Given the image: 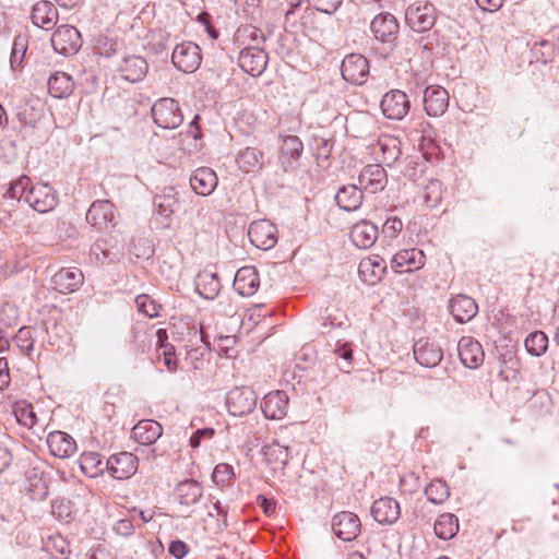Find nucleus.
<instances>
[{"mask_svg":"<svg viewBox=\"0 0 559 559\" xmlns=\"http://www.w3.org/2000/svg\"><path fill=\"white\" fill-rule=\"evenodd\" d=\"M449 309L456 322L465 323L477 314L478 306L469 296L456 295L450 299Z\"/></svg>","mask_w":559,"mask_h":559,"instance_id":"nucleus-25","label":"nucleus"},{"mask_svg":"<svg viewBox=\"0 0 559 559\" xmlns=\"http://www.w3.org/2000/svg\"><path fill=\"white\" fill-rule=\"evenodd\" d=\"M236 39L241 45H246V47L261 48L266 36L260 28L253 25H245L237 29Z\"/></svg>","mask_w":559,"mask_h":559,"instance_id":"nucleus-42","label":"nucleus"},{"mask_svg":"<svg viewBox=\"0 0 559 559\" xmlns=\"http://www.w3.org/2000/svg\"><path fill=\"white\" fill-rule=\"evenodd\" d=\"M525 348L528 354L539 357L548 348V337L543 331H535L525 338Z\"/></svg>","mask_w":559,"mask_h":559,"instance_id":"nucleus-45","label":"nucleus"},{"mask_svg":"<svg viewBox=\"0 0 559 559\" xmlns=\"http://www.w3.org/2000/svg\"><path fill=\"white\" fill-rule=\"evenodd\" d=\"M413 352L416 361L427 368L438 366L443 358L441 347L429 338H419L416 341Z\"/></svg>","mask_w":559,"mask_h":559,"instance_id":"nucleus-20","label":"nucleus"},{"mask_svg":"<svg viewBox=\"0 0 559 559\" xmlns=\"http://www.w3.org/2000/svg\"><path fill=\"white\" fill-rule=\"evenodd\" d=\"M114 218V204L108 200L94 201L86 213V221L93 227L103 229Z\"/></svg>","mask_w":559,"mask_h":559,"instance_id":"nucleus-28","label":"nucleus"},{"mask_svg":"<svg viewBox=\"0 0 559 559\" xmlns=\"http://www.w3.org/2000/svg\"><path fill=\"white\" fill-rule=\"evenodd\" d=\"M215 431L213 428H202L195 430L190 437L189 443L192 448H199L203 439H211Z\"/></svg>","mask_w":559,"mask_h":559,"instance_id":"nucleus-64","label":"nucleus"},{"mask_svg":"<svg viewBox=\"0 0 559 559\" xmlns=\"http://www.w3.org/2000/svg\"><path fill=\"white\" fill-rule=\"evenodd\" d=\"M399 28V22L391 13L384 12L376 15L370 23L374 39L372 49L383 58L391 55L396 46Z\"/></svg>","mask_w":559,"mask_h":559,"instance_id":"nucleus-1","label":"nucleus"},{"mask_svg":"<svg viewBox=\"0 0 559 559\" xmlns=\"http://www.w3.org/2000/svg\"><path fill=\"white\" fill-rule=\"evenodd\" d=\"M132 438L143 445L153 444L163 435V427L153 419L140 420L131 430Z\"/></svg>","mask_w":559,"mask_h":559,"instance_id":"nucleus-31","label":"nucleus"},{"mask_svg":"<svg viewBox=\"0 0 559 559\" xmlns=\"http://www.w3.org/2000/svg\"><path fill=\"white\" fill-rule=\"evenodd\" d=\"M156 336L158 340V343H160V347L164 348L163 352V360L164 365L166 366L167 370L170 372H174L177 370V358L175 353V347L171 344H167V333L164 329H158L156 331Z\"/></svg>","mask_w":559,"mask_h":559,"instance_id":"nucleus-48","label":"nucleus"},{"mask_svg":"<svg viewBox=\"0 0 559 559\" xmlns=\"http://www.w3.org/2000/svg\"><path fill=\"white\" fill-rule=\"evenodd\" d=\"M302 151L304 144L297 135L283 138L278 160L284 171L287 173L297 168Z\"/></svg>","mask_w":559,"mask_h":559,"instance_id":"nucleus-16","label":"nucleus"},{"mask_svg":"<svg viewBox=\"0 0 559 559\" xmlns=\"http://www.w3.org/2000/svg\"><path fill=\"white\" fill-rule=\"evenodd\" d=\"M342 76L352 84H362L369 74V62L360 53H350L341 64Z\"/></svg>","mask_w":559,"mask_h":559,"instance_id":"nucleus-10","label":"nucleus"},{"mask_svg":"<svg viewBox=\"0 0 559 559\" xmlns=\"http://www.w3.org/2000/svg\"><path fill=\"white\" fill-rule=\"evenodd\" d=\"M437 20L436 8L427 0H416L405 10V23L417 33L430 31Z\"/></svg>","mask_w":559,"mask_h":559,"instance_id":"nucleus-2","label":"nucleus"},{"mask_svg":"<svg viewBox=\"0 0 559 559\" xmlns=\"http://www.w3.org/2000/svg\"><path fill=\"white\" fill-rule=\"evenodd\" d=\"M168 552L176 559H182L188 555L189 546L185 542L176 539L169 544Z\"/></svg>","mask_w":559,"mask_h":559,"instance_id":"nucleus-63","label":"nucleus"},{"mask_svg":"<svg viewBox=\"0 0 559 559\" xmlns=\"http://www.w3.org/2000/svg\"><path fill=\"white\" fill-rule=\"evenodd\" d=\"M84 282V275L78 267H63L51 277L52 289L61 294H70L78 290Z\"/></svg>","mask_w":559,"mask_h":559,"instance_id":"nucleus-15","label":"nucleus"},{"mask_svg":"<svg viewBox=\"0 0 559 559\" xmlns=\"http://www.w3.org/2000/svg\"><path fill=\"white\" fill-rule=\"evenodd\" d=\"M26 52V40L24 37L17 36L14 38L11 57H10V64L13 70L17 69L25 56Z\"/></svg>","mask_w":559,"mask_h":559,"instance_id":"nucleus-54","label":"nucleus"},{"mask_svg":"<svg viewBox=\"0 0 559 559\" xmlns=\"http://www.w3.org/2000/svg\"><path fill=\"white\" fill-rule=\"evenodd\" d=\"M333 353L336 356V364L338 369L345 373H348L354 362L353 344L348 342L341 343L337 341Z\"/></svg>","mask_w":559,"mask_h":559,"instance_id":"nucleus-44","label":"nucleus"},{"mask_svg":"<svg viewBox=\"0 0 559 559\" xmlns=\"http://www.w3.org/2000/svg\"><path fill=\"white\" fill-rule=\"evenodd\" d=\"M380 107L388 119L402 120L408 114L411 103L405 92L391 90L383 95Z\"/></svg>","mask_w":559,"mask_h":559,"instance_id":"nucleus-8","label":"nucleus"},{"mask_svg":"<svg viewBox=\"0 0 559 559\" xmlns=\"http://www.w3.org/2000/svg\"><path fill=\"white\" fill-rule=\"evenodd\" d=\"M112 530L119 536L129 537L134 533V525L130 519H121L114 524Z\"/></svg>","mask_w":559,"mask_h":559,"instance_id":"nucleus-62","label":"nucleus"},{"mask_svg":"<svg viewBox=\"0 0 559 559\" xmlns=\"http://www.w3.org/2000/svg\"><path fill=\"white\" fill-rule=\"evenodd\" d=\"M388 183V176L380 165H367L362 168L358 177V186L362 191L377 193L382 191Z\"/></svg>","mask_w":559,"mask_h":559,"instance_id":"nucleus-19","label":"nucleus"},{"mask_svg":"<svg viewBox=\"0 0 559 559\" xmlns=\"http://www.w3.org/2000/svg\"><path fill=\"white\" fill-rule=\"evenodd\" d=\"M32 21L35 25L50 29L58 21V11L50 1H38L32 10Z\"/></svg>","mask_w":559,"mask_h":559,"instance_id":"nucleus-33","label":"nucleus"},{"mask_svg":"<svg viewBox=\"0 0 559 559\" xmlns=\"http://www.w3.org/2000/svg\"><path fill=\"white\" fill-rule=\"evenodd\" d=\"M43 548L52 557L63 556L67 558L70 554V545L68 540L59 534L49 536L44 542Z\"/></svg>","mask_w":559,"mask_h":559,"instance_id":"nucleus-47","label":"nucleus"},{"mask_svg":"<svg viewBox=\"0 0 559 559\" xmlns=\"http://www.w3.org/2000/svg\"><path fill=\"white\" fill-rule=\"evenodd\" d=\"M234 288L241 296H252L259 288L260 280L254 266L240 267L235 275Z\"/></svg>","mask_w":559,"mask_h":559,"instance_id":"nucleus-26","label":"nucleus"},{"mask_svg":"<svg viewBox=\"0 0 559 559\" xmlns=\"http://www.w3.org/2000/svg\"><path fill=\"white\" fill-rule=\"evenodd\" d=\"M371 515L379 524L392 525L401 516L400 503L391 497L380 498L373 501Z\"/></svg>","mask_w":559,"mask_h":559,"instance_id":"nucleus-21","label":"nucleus"},{"mask_svg":"<svg viewBox=\"0 0 559 559\" xmlns=\"http://www.w3.org/2000/svg\"><path fill=\"white\" fill-rule=\"evenodd\" d=\"M257 400L258 396L251 388L237 386L227 393L226 407L231 416L241 417L254 411Z\"/></svg>","mask_w":559,"mask_h":559,"instance_id":"nucleus-4","label":"nucleus"},{"mask_svg":"<svg viewBox=\"0 0 559 559\" xmlns=\"http://www.w3.org/2000/svg\"><path fill=\"white\" fill-rule=\"evenodd\" d=\"M210 502L212 503V509L209 510L207 514L211 518H217L218 521L223 522V525L227 526V514H228V508L223 506L219 500H215L212 496L209 498Z\"/></svg>","mask_w":559,"mask_h":559,"instance_id":"nucleus-58","label":"nucleus"},{"mask_svg":"<svg viewBox=\"0 0 559 559\" xmlns=\"http://www.w3.org/2000/svg\"><path fill=\"white\" fill-rule=\"evenodd\" d=\"M331 526L336 537L344 542H352L360 533L361 522L357 514L342 511L332 518Z\"/></svg>","mask_w":559,"mask_h":559,"instance_id":"nucleus-9","label":"nucleus"},{"mask_svg":"<svg viewBox=\"0 0 559 559\" xmlns=\"http://www.w3.org/2000/svg\"><path fill=\"white\" fill-rule=\"evenodd\" d=\"M217 176L209 167H200L190 176V186L192 190L202 197L210 195L217 186Z\"/></svg>","mask_w":559,"mask_h":559,"instance_id":"nucleus-27","label":"nucleus"},{"mask_svg":"<svg viewBox=\"0 0 559 559\" xmlns=\"http://www.w3.org/2000/svg\"><path fill=\"white\" fill-rule=\"evenodd\" d=\"M236 163L243 173H255L264 165V153L258 147H246L236 157Z\"/></svg>","mask_w":559,"mask_h":559,"instance_id":"nucleus-35","label":"nucleus"},{"mask_svg":"<svg viewBox=\"0 0 559 559\" xmlns=\"http://www.w3.org/2000/svg\"><path fill=\"white\" fill-rule=\"evenodd\" d=\"M461 362L469 369H476L484 362L485 353L481 344L472 336H462L457 343Z\"/></svg>","mask_w":559,"mask_h":559,"instance_id":"nucleus-14","label":"nucleus"},{"mask_svg":"<svg viewBox=\"0 0 559 559\" xmlns=\"http://www.w3.org/2000/svg\"><path fill=\"white\" fill-rule=\"evenodd\" d=\"M238 64L245 72L258 76L266 68L267 53L262 48L243 47L238 57Z\"/></svg>","mask_w":559,"mask_h":559,"instance_id":"nucleus-17","label":"nucleus"},{"mask_svg":"<svg viewBox=\"0 0 559 559\" xmlns=\"http://www.w3.org/2000/svg\"><path fill=\"white\" fill-rule=\"evenodd\" d=\"M288 395L284 391L267 393L261 403V409L269 419H282L288 409Z\"/></svg>","mask_w":559,"mask_h":559,"instance_id":"nucleus-23","label":"nucleus"},{"mask_svg":"<svg viewBox=\"0 0 559 559\" xmlns=\"http://www.w3.org/2000/svg\"><path fill=\"white\" fill-rule=\"evenodd\" d=\"M234 468L229 464L219 463L215 466L212 478L216 484H225L234 477Z\"/></svg>","mask_w":559,"mask_h":559,"instance_id":"nucleus-57","label":"nucleus"},{"mask_svg":"<svg viewBox=\"0 0 559 559\" xmlns=\"http://www.w3.org/2000/svg\"><path fill=\"white\" fill-rule=\"evenodd\" d=\"M378 227L368 221L355 224L350 230V239L357 248L368 249L378 239Z\"/></svg>","mask_w":559,"mask_h":559,"instance_id":"nucleus-32","label":"nucleus"},{"mask_svg":"<svg viewBox=\"0 0 559 559\" xmlns=\"http://www.w3.org/2000/svg\"><path fill=\"white\" fill-rule=\"evenodd\" d=\"M322 334L331 333L334 329H344L348 319L346 313L336 307H326L320 316Z\"/></svg>","mask_w":559,"mask_h":559,"instance_id":"nucleus-37","label":"nucleus"},{"mask_svg":"<svg viewBox=\"0 0 559 559\" xmlns=\"http://www.w3.org/2000/svg\"><path fill=\"white\" fill-rule=\"evenodd\" d=\"M425 495L431 503L441 504L449 498L450 489L445 481L437 479L425 488Z\"/></svg>","mask_w":559,"mask_h":559,"instance_id":"nucleus-46","label":"nucleus"},{"mask_svg":"<svg viewBox=\"0 0 559 559\" xmlns=\"http://www.w3.org/2000/svg\"><path fill=\"white\" fill-rule=\"evenodd\" d=\"M27 491L31 498L43 501L48 497V474L43 466L35 465L26 471Z\"/></svg>","mask_w":559,"mask_h":559,"instance_id":"nucleus-22","label":"nucleus"},{"mask_svg":"<svg viewBox=\"0 0 559 559\" xmlns=\"http://www.w3.org/2000/svg\"><path fill=\"white\" fill-rule=\"evenodd\" d=\"M195 289L205 299H214L222 288L221 280L216 273L202 271L197 275Z\"/></svg>","mask_w":559,"mask_h":559,"instance_id":"nucleus-36","label":"nucleus"},{"mask_svg":"<svg viewBox=\"0 0 559 559\" xmlns=\"http://www.w3.org/2000/svg\"><path fill=\"white\" fill-rule=\"evenodd\" d=\"M426 263V255L418 248L404 249L396 252L391 260V269L396 273L420 270Z\"/></svg>","mask_w":559,"mask_h":559,"instance_id":"nucleus-13","label":"nucleus"},{"mask_svg":"<svg viewBox=\"0 0 559 559\" xmlns=\"http://www.w3.org/2000/svg\"><path fill=\"white\" fill-rule=\"evenodd\" d=\"M72 78L66 72H56L48 80V92L55 98H66L73 91Z\"/></svg>","mask_w":559,"mask_h":559,"instance_id":"nucleus-40","label":"nucleus"},{"mask_svg":"<svg viewBox=\"0 0 559 559\" xmlns=\"http://www.w3.org/2000/svg\"><path fill=\"white\" fill-rule=\"evenodd\" d=\"M108 472L116 479H128L133 476L139 466L138 457L131 452L112 454L107 460Z\"/></svg>","mask_w":559,"mask_h":559,"instance_id":"nucleus-12","label":"nucleus"},{"mask_svg":"<svg viewBox=\"0 0 559 559\" xmlns=\"http://www.w3.org/2000/svg\"><path fill=\"white\" fill-rule=\"evenodd\" d=\"M403 228V222L396 216L388 217L382 226V233L390 238H394Z\"/></svg>","mask_w":559,"mask_h":559,"instance_id":"nucleus-60","label":"nucleus"},{"mask_svg":"<svg viewBox=\"0 0 559 559\" xmlns=\"http://www.w3.org/2000/svg\"><path fill=\"white\" fill-rule=\"evenodd\" d=\"M58 201L57 191L48 183H36L26 193V203L39 213L52 211Z\"/></svg>","mask_w":559,"mask_h":559,"instance_id":"nucleus-7","label":"nucleus"},{"mask_svg":"<svg viewBox=\"0 0 559 559\" xmlns=\"http://www.w3.org/2000/svg\"><path fill=\"white\" fill-rule=\"evenodd\" d=\"M12 414L21 426L28 429L33 428L37 423V416L32 404L25 401L15 402L12 405Z\"/></svg>","mask_w":559,"mask_h":559,"instance_id":"nucleus-43","label":"nucleus"},{"mask_svg":"<svg viewBox=\"0 0 559 559\" xmlns=\"http://www.w3.org/2000/svg\"><path fill=\"white\" fill-rule=\"evenodd\" d=\"M308 3L314 7L318 11L332 14L342 4L343 0H307Z\"/></svg>","mask_w":559,"mask_h":559,"instance_id":"nucleus-59","label":"nucleus"},{"mask_svg":"<svg viewBox=\"0 0 559 559\" xmlns=\"http://www.w3.org/2000/svg\"><path fill=\"white\" fill-rule=\"evenodd\" d=\"M47 445L52 455L66 459L76 452V442L63 431H52L47 437Z\"/></svg>","mask_w":559,"mask_h":559,"instance_id":"nucleus-29","label":"nucleus"},{"mask_svg":"<svg viewBox=\"0 0 559 559\" xmlns=\"http://www.w3.org/2000/svg\"><path fill=\"white\" fill-rule=\"evenodd\" d=\"M135 304L139 311L143 312L148 318H156L159 316L162 306L156 300L152 299L148 295H139L135 298Z\"/></svg>","mask_w":559,"mask_h":559,"instance_id":"nucleus-52","label":"nucleus"},{"mask_svg":"<svg viewBox=\"0 0 559 559\" xmlns=\"http://www.w3.org/2000/svg\"><path fill=\"white\" fill-rule=\"evenodd\" d=\"M175 495L180 506L190 507L200 501L203 487L194 479H186L176 486Z\"/></svg>","mask_w":559,"mask_h":559,"instance_id":"nucleus-34","label":"nucleus"},{"mask_svg":"<svg viewBox=\"0 0 559 559\" xmlns=\"http://www.w3.org/2000/svg\"><path fill=\"white\" fill-rule=\"evenodd\" d=\"M148 64L143 57H124L117 67L121 78L128 82L135 83L144 79L147 73Z\"/></svg>","mask_w":559,"mask_h":559,"instance_id":"nucleus-24","label":"nucleus"},{"mask_svg":"<svg viewBox=\"0 0 559 559\" xmlns=\"http://www.w3.org/2000/svg\"><path fill=\"white\" fill-rule=\"evenodd\" d=\"M459 519L453 513H442L433 524L436 536L442 540L452 539L459 532Z\"/></svg>","mask_w":559,"mask_h":559,"instance_id":"nucleus-39","label":"nucleus"},{"mask_svg":"<svg viewBox=\"0 0 559 559\" xmlns=\"http://www.w3.org/2000/svg\"><path fill=\"white\" fill-rule=\"evenodd\" d=\"M154 123L162 129H176L183 121V114L178 100L163 97L156 100L151 108Z\"/></svg>","mask_w":559,"mask_h":559,"instance_id":"nucleus-3","label":"nucleus"},{"mask_svg":"<svg viewBox=\"0 0 559 559\" xmlns=\"http://www.w3.org/2000/svg\"><path fill=\"white\" fill-rule=\"evenodd\" d=\"M381 150L383 153V162L389 166L395 163L401 155V150L394 141L391 146L386 143H382Z\"/></svg>","mask_w":559,"mask_h":559,"instance_id":"nucleus-61","label":"nucleus"},{"mask_svg":"<svg viewBox=\"0 0 559 559\" xmlns=\"http://www.w3.org/2000/svg\"><path fill=\"white\" fill-rule=\"evenodd\" d=\"M121 44L116 40L115 38L108 37V36H99L96 39V48L99 55L105 57H111L112 55L117 53L120 49Z\"/></svg>","mask_w":559,"mask_h":559,"instance_id":"nucleus-53","label":"nucleus"},{"mask_svg":"<svg viewBox=\"0 0 559 559\" xmlns=\"http://www.w3.org/2000/svg\"><path fill=\"white\" fill-rule=\"evenodd\" d=\"M31 179L22 175L16 180L12 181L4 193V198L20 201L24 198L26 201V193L29 191Z\"/></svg>","mask_w":559,"mask_h":559,"instance_id":"nucleus-50","label":"nucleus"},{"mask_svg":"<svg viewBox=\"0 0 559 559\" xmlns=\"http://www.w3.org/2000/svg\"><path fill=\"white\" fill-rule=\"evenodd\" d=\"M248 236L253 246L267 250L277 242V228L266 219L253 222L249 227Z\"/></svg>","mask_w":559,"mask_h":559,"instance_id":"nucleus-11","label":"nucleus"},{"mask_svg":"<svg viewBox=\"0 0 559 559\" xmlns=\"http://www.w3.org/2000/svg\"><path fill=\"white\" fill-rule=\"evenodd\" d=\"M533 52L542 62H551L555 57V46L548 40H543L539 44H535Z\"/></svg>","mask_w":559,"mask_h":559,"instance_id":"nucleus-56","label":"nucleus"},{"mask_svg":"<svg viewBox=\"0 0 559 559\" xmlns=\"http://www.w3.org/2000/svg\"><path fill=\"white\" fill-rule=\"evenodd\" d=\"M13 340L23 354L28 355L34 349L32 332L29 328H21L14 335Z\"/></svg>","mask_w":559,"mask_h":559,"instance_id":"nucleus-55","label":"nucleus"},{"mask_svg":"<svg viewBox=\"0 0 559 559\" xmlns=\"http://www.w3.org/2000/svg\"><path fill=\"white\" fill-rule=\"evenodd\" d=\"M50 40L55 51L64 56L76 53L82 46L80 32L71 25H60Z\"/></svg>","mask_w":559,"mask_h":559,"instance_id":"nucleus-6","label":"nucleus"},{"mask_svg":"<svg viewBox=\"0 0 559 559\" xmlns=\"http://www.w3.org/2000/svg\"><path fill=\"white\" fill-rule=\"evenodd\" d=\"M424 203L428 207H436L442 200V182L430 179L423 191Z\"/></svg>","mask_w":559,"mask_h":559,"instance_id":"nucleus-49","label":"nucleus"},{"mask_svg":"<svg viewBox=\"0 0 559 559\" xmlns=\"http://www.w3.org/2000/svg\"><path fill=\"white\" fill-rule=\"evenodd\" d=\"M178 203L175 189L171 187L165 188L162 193L156 194L153 200L154 211L156 214L168 218L175 212Z\"/></svg>","mask_w":559,"mask_h":559,"instance_id":"nucleus-41","label":"nucleus"},{"mask_svg":"<svg viewBox=\"0 0 559 559\" xmlns=\"http://www.w3.org/2000/svg\"><path fill=\"white\" fill-rule=\"evenodd\" d=\"M449 106V93L439 85L427 86L424 91V108L428 116L440 117Z\"/></svg>","mask_w":559,"mask_h":559,"instance_id":"nucleus-18","label":"nucleus"},{"mask_svg":"<svg viewBox=\"0 0 559 559\" xmlns=\"http://www.w3.org/2000/svg\"><path fill=\"white\" fill-rule=\"evenodd\" d=\"M364 200V191L357 185H346L341 187L335 194L337 206L346 212L358 210Z\"/></svg>","mask_w":559,"mask_h":559,"instance_id":"nucleus-30","label":"nucleus"},{"mask_svg":"<svg viewBox=\"0 0 559 559\" xmlns=\"http://www.w3.org/2000/svg\"><path fill=\"white\" fill-rule=\"evenodd\" d=\"M171 61L178 70L185 73H192L201 64V49L192 41H183L175 47Z\"/></svg>","mask_w":559,"mask_h":559,"instance_id":"nucleus-5","label":"nucleus"},{"mask_svg":"<svg viewBox=\"0 0 559 559\" xmlns=\"http://www.w3.org/2000/svg\"><path fill=\"white\" fill-rule=\"evenodd\" d=\"M263 454L269 463H278L282 467L286 466L288 462V448L276 442L265 445L263 448Z\"/></svg>","mask_w":559,"mask_h":559,"instance_id":"nucleus-51","label":"nucleus"},{"mask_svg":"<svg viewBox=\"0 0 559 559\" xmlns=\"http://www.w3.org/2000/svg\"><path fill=\"white\" fill-rule=\"evenodd\" d=\"M81 471L88 477L95 478L108 471L107 461H103L96 452H84L79 460Z\"/></svg>","mask_w":559,"mask_h":559,"instance_id":"nucleus-38","label":"nucleus"}]
</instances>
